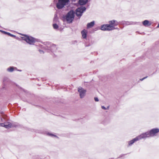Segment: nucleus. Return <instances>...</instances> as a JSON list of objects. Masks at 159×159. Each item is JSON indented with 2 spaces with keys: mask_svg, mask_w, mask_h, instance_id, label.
I'll return each mask as SVG.
<instances>
[{
  "mask_svg": "<svg viewBox=\"0 0 159 159\" xmlns=\"http://www.w3.org/2000/svg\"><path fill=\"white\" fill-rule=\"evenodd\" d=\"M109 24L103 25L101 27V30H111L116 29L115 26L118 25V22L113 20L109 22Z\"/></svg>",
  "mask_w": 159,
  "mask_h": 159,
  "instance_id": "nucleus-1",
  "label": "nucleus"
},
{
  "mask_svg": "<svg viewBox=\"0 0 159 159\" xmlns=\"http://www.w3.org/2000/svg\"><path fill=\"white\" fill-rule=\"evenodd\" d=\"M22 36L21 37L22 39L25 41L27 43L30 45H34L37 41V39L32 36L24 34H21Z\"/></svg>",
  "mask_w": 159,
  "mask_h": 159,
  "instance_id": "nucleus-2",
  "label": "nucleus"
},
{
  "mask_svg": "<svg viewBox=\"0 0 159 159\" xmlns=\"http://www.w3.org/2000/svg\"><path fill=\"white\" fill-rule=\"evenodd\" d=\"M159 131V129H154L150 130L149 132H147L144 133H143L142 134L143 135V138L145 139L150 136H153L155 134Z\"/></svg>",
  "mask_w": 159,
  "mask_h": 159,
  "instance_id": "nucleus-3",
  "label": "nucleus"
},
{
  "mask_svg": "<svg viewBox=\"0 0 159 159\" xmlns=\"http://www.w3.org/2000/svg\"><path fill=\"white\" fill-rule=\"evenodd\" d=\"M75 13L73 11L69 12L66 16V19L68 23H71L74 19Z\"/></svg>",
  "mask_w": 159,
  "mask_h": 159,
  "instance_id": "nucleus-4",
  "label": "nucleus"
},
{
  "mask_svg": "<svg viewBox=\"0 0 159 159\" xmlns=\"http://www.w3.org/2000/svg\"><path fill=\"white\" fill-rule=\"evenodd\" d=\"M69 2V0H58V2L57 4V7L58 9H61Z\"/></svg>",
  "mask_w": 159,
  "mask_h": 159,
  "instance_id": "nucleus-5",
  "label": "nucleus"
},
{
  "mask_svg": "<svg viewBox=\"0 0 159 159\" xmlns=\"http://www.w3.org/2000/svg\"><path fill=\"white\" fill-rule=\"evenodd\" d=\"M3 121H4L3 120ZM4 123H0V126L4 127L7 129H9L15 126V125L9 121L4 122Z\"/></svg>",
  "mask_w": 159,
  "mask_h": 159,
  "instance_id": "nucleus-6",
  "label": "nucleus"
},
{
  "mask_svg": "<svg viewBox=\"0 0 159 159\" xmlns=\"http://www.w3.org/2000/svg\"><path fill=\"white\" fill-rule=\"evenodd\" d=\"M86 8L84 7H81L78 8L76 10V15L77 16H82L83 13L85 11Z\"/></svg>",
  "mask_w": 159,
  "mask_h": 159,
  "instance_id": "nucleus-7",
  "label": "nucleus"
},
{
  "mask_svg": "<svg viewBox=\"0 0 159 159\" xmlns=\"http://www.w3.org/2000/svg\"><path fill=\"white\" fill-rule=\"evenodd\" d=\"M78 90L79 93L80 95L81 98H83L85 95L86 90L81 87L78 88Z\"/></svg>",
  "mask_w": 159,
  "mask_h": 159,
  "instance_id": "nucleus-8",
  "label": "nucleus"
},
{
  "mask_svg": "<svg viewBox=\"0 0 159 159\" xmlns=\"http://www.w3.org/2000/svg\"><path fill=\"white\" fill-rule=\"evenodd\" d=\"M143 135L141 134V135L137 137H136L134 139H133L132 140L130 141L129 142V145H130L133 144L135 142L137 141L139 139H143Z\"/></svg>",
  "mask_w": 159,
  "mask_h": 159,
  "instance_id": "nucleus-9",
  "label": "nucleus"
},
{
  "mask_svg": "<svg viewBox=\"0 0 159 159\" xmlns=\"http://www.w3.org/2000/svg\"><path fill=\"white\" fill-rule=\"evenodd\" d=\"M81 33L83 38L84 39H86L87 37V30L84 29L81 31Z\"/></svg>",
  "mask_w": 159,
  "mask_h": 159,
  "instance_id": "nucleus-10",
  "label": "nucleus"
},
{
  "mask_svg": "<svg viewBox=\"0 0 159 159\" xmlns=\"http://www.w3.org/2000/svg\"><path fill=\"white\" fill-rule=\"evenodd\" d=\"M16 67L11 66L7 69V71L9 72H12L14 70H16Z\"/></svg>",
  "mask_w": 159,
  "mask_h": 159,
  "instance_id": "nucleus-11",
  "label": "nucleus"
},
{
  "mask_svg": "<svg viewBox=\"0 0 159 159\" xmlns=\"http://www.w3.org/2000/svg\"><path fill=\"white\" fill-rule=\"evenodd\" d=\"M143 24L144 26H150L151 25V23L147 20H145L143 21Z\"/></svg>",
  "mask_w": 159,
  "mask_h": 159,
  "instance_id": "nucleus-12",
  "label": "nucleus"
},
{
  "mask_svg": "<svg viewBox=\"0 0 159 159\" xmlns=\"http://www.w3.org/2000/svg\"><path fill=\"white\" fill-rule=\"evenodd\" d=\"M88 1V0H79V2L80 5H83L86 4Z\"/></svg>",
  "mask_w": 159,
  "mask_h": 159,
  "instance_id": "nucleus-13",
  "label": "nucleus"
},
{
  "mask_svg": "<svg viewBox=\"0 0 159 159\" xmlns=\"http://www.w3.org/2000/svg\"><path fill=\"white\" fill-rule=\"evenodd\" d=\"M94 21H93L90 23H88L87 25V27L88 28H90L94 25Z\"/></svg>",
  "mask_w": 159,
  "mask_h": 159,
  "instance_id": "nucleus-14",
  "label": "nucleus"
},
{
  "mask_svg": "<svg viewBox=\"0 0 159 159\" xmlns=\"http://www.w3.org/2000/svg\"><path fill=\"white\" fill-rule=\"evenodd\" d=\"M49 46V45H48V46H44L40 44V48H41L42 49H45V50H46L47 49L50 50V47Z\"/></svg>",
  "mask_w": 159,
  "mask_h": 159,
  "instance_id": "nucleus-15",
  "label": "nucleus"
},
{
  "mask_svg": "<svg viewBox=\"0 0 159 159\" xmlns=\"http://www.w3.org/2000/svg\"><path fill=\"white\" fill-rule=\"evenodd\" d=\"M56 49V47L55 45L52 44L50 48V50H52V51H54Z\"/></svg>",
  "mask_w": 159,
  "mask_h": 159,
  "instance_id": "nucleus-16",
  "label": "nucleus"
},
{
  "mask_svg": "<svg viewBox=\"0 0 159 159\" xmlns=\"http://www.w3.org/2000/svg\"><path fill=\"white\" fill-rule=\"evenodd\" d=\"M53 26L54 29H57L58 27V25L56 24H53Z\"/></svg>",
  "mask_w": 159,
  "mask_h": 159,
  "instance_id": "nucleus-17",
  "label": "nucleus"
},
{
  "mask_svg": "<svg viewBox=\"0 0 159 159\" xmlns=\"http://www.w3.org/2000/svg\"><path fill=\"white\" fill-rule=\"evenodd\" d=\"M7 35L9 36H10L11 37H16V36L15 35L9 33H7Z\"/></svg>",
  "mask_w": 159,
  "mask_h": 159,
  "instance_id": "nucleus-18",
  "label": "nucleus"
},
{
  "mask_svg": "<svg viewBox=\"0 0 159 159\" xmlns=\"http://www.w3.org/2000/svg\"><path fill=\"white\" fill-rule=\"evenodd\" d=\"M8 80V78L7 77H5L4 78L3 80V82H5L6 81H7Z\"/></svg>",
  "mask_w": 159,
  "mask_h": 159,
  "instance_id": "nucleus-19",
  "label": "nucleus"
},
{
  "mask_svg": "<svg viewBox=\"0 0 159 159\" xmlns=\"http://www.w3.org/2000/svg\"><path fill=\"white\" fill-rule=\"evenodd\" d=\"M94 100L96 102H98V98L96 97L94 98Z\"/></svg>",
  "mask_w": 159,
  "mask_h": 159,
  "instance_id": "nucleus-20",
  "label": "nucleus"
},
{
  "mask_svg": "<svg viewBox=\"0 0 159 159\" xmlns=\"http://www.w3.org/2000/svg\"><path fill=\"white\" fill-rule=\"evenodd\" d=\"M102 109H103L104 110H106L107 109V108L105 107H104L103 106H102Z\"/></svg>",
  "mask_w": 159,
  "mask_h": 159,
  "instance_id": "nucleus-21",
  "label": "nucleus"
},
{
  "mask_svg": "<svg viewBox=\"0 0 159 159\" xmlns=\"http://www.w3.org/2000/svg\"><path fill=\"white\" fill-rule=\"evenodd\" d=\"M3 120L0 117V123L1 122H3Z\"/></svg>",
  "mask_w": 159,
  "mask_h": 159,
  "instance_id": "nucleus-22",
  "label": "nucleus"
},
{
  "mask_svg": "<svg viewBox=\"0 0 159 159\" xmlns=\"http://www.w3.org/2000/svg\"><path fill=\"white\" fill-rule=\"evenodd\" d=\"M2 32L3 33H4V34H7V33H8V32H7L4 31H2Z\"/></svg>",
  "mask_w": 159,
  "mask_h": 159,
  "instance_id": "nucleus-23",
  "label": "nucleus"
},
{
  "mask_svg": "<svg viewBox=\"0 0 159 159\" xmlns=\"http://www.w3.org/2000/svg\"><path fill=\"white\" fill-rule=\"evenodd\" d=\"M147 77H145L142 79H140V80L141 81H142L144 79H145V78H147Z\"/></svg>",
  "mask_w": 159,
  "mask_h": 159,
  "instance_id": "nucleus-24",
  "label": "nucleus"
},
{
  "mask_svg": "<svg viewBox=\"0 0 159 159\" xmlns=\"http://www.w3.org/2000/svg\"><path fill=\"white\" fill-rule=\"evenodd\" d=\"M40 54H41V53H44V52L43 51H42L41 49H40Z\"/></svg>",
  "mask_w": 159,
  "mask_h": 159,
  "instance_id": "nucleus-25",
  "label": "nucleus"
},
{
  "mask_svg": "<svg viewBox=\"0 0 159 159\" xmlns=\"http://www.w3.org/2000/svg\"><path fill=\"white\" fill-rule=\"evenodd\" d=\"M49 135H51V136H54V137H56V136L55 135H54V134H49Z\"/></svg>",
  "mask_w": 159,
  "mask_h": 159,
  "instance_id": "nucleus-26",
  "label": "nucleus"
},
{
  "mask_svg": "<svg viewBox=\"0 0 159 159\" xmlns=\"http://www.w3.org/2000/svg\"><path fill=\"white\" fill-rule=\"evenodd\" d=\"M157 27H159V23L158 24V26H157Z\"/></svg>",
  "mask_w": 159,
  "mask_h": 159,
  "instance_id": "nucleus-27",
  "label": "nucleus"
},
{
  "mask_svg": "<svg viewBox=\"0 0 159 159\" xmlns=\"http://www.w3.org/2000/svg\"><path fill=\"white\" fill-rule=\"evenodd\" d=\"M3 118L5 119V117L4 116H3Z\"/></svg>",
  "mask_w": 159,
  "mask_h": 159,
  "instance_id": "nucleus-28",
  "label": "nucleus"
},
{
  "mask_svg": "<svg viewBox=\"0 0 159 159\" xmlns=\"http://www.w3.org/2000/svg\"><path fill=\"white\" fill-rule=\"evenodd\" d=\"M18 71H21V70H18Z\"/></svg>",
  "mask_w": 159,
  "mask_h": 159,
  "instance_id": "nucleus-29",
  "label": "nucleus"
}]
</instances>
